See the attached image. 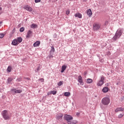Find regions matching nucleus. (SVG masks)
<instances>
[{"label": "nucleus", "mask_w": 124, "mask_h": 124, "mask_svg": "<svg viewBox=\"0 0 124 124\" xmlns=\"http://www.w3.org/2000/svg\"><path fill=\"white\" fill-rule=\"evenodd\" d=\"M123 34V30H118L116 32L114 36L112 38L111 41L112 42H116L118 39L122 36V35Z\"/></svg>", "instance_id": "1"}, {"label": "nucleus", "mask_w": 124, "mask_h": 124, "mask_svg": "<svg viewBox=\"0 0 124 124\" xmlns=\"http://www.w3.org/2000/svg\"><path fill=\"white\" fill-rule=\"evenodd\" d=\"M1 116L5 121L10 120V115L7 110H4L1 113Z\"/></svg>", "instance_id": "2"}, {"label": "nucleus", "mask_w": 124, "mask_h": 124, "mask_svg": "<svg viewBox=\"0 0 124 124\" xmlns=\"http://www.w3.org/2000/svg\"><path fill=\"white\" fill-rule=\"evenodd\" d=\"M103 105H108L110 103V98L108 97H104L101 101Z\"/></svg>", "instance_id": "3"}, {"label": "nucleus", "mask_w": 124, "mask_h": 124, "mask_svg": "<svg viewBox=\"0 0 124 124\" xmlns=\"http://www.w3.org/2000/svg\"><path fill=\"white\" fill-rule=\"evenodd\" d=\"M101 27V25L99 23H94L93 24V30L95 31H96L100 30Z\"/></svg>", "instance_id": "4"}, {"label": "nucleus", "mask_w": 124, "mask_h": 124, "mask_svg": "<svg viewBox=\"0 0 124 124\" xmlns=\"http://www.w3.org/2000/svg\"><path fill=\"white\" fill-rule=\"evenodd\" d=\"M64 120L67 121V124H68V122H70L71 120H73V117L70 115L65 114L64 116Z\"/></svg>", "instance_id": "5"}, {"label": "nucleus", "mask_w": 124, "mask_h": 124, "mask_svg": "<svg viewBox=\"0 0 124 124\" xmlns=\"http://www.w3.org/2000/svg\"><path fill=\"white\" fill-rule=\"evenodd\" d=\"M124 110V108L123 107H119L117 108L115 110V113H118V112H123Z\"/></svg>", "instance_id": "6"}, {"label": "nucleus", "mask_w": 124, "mask_h": 124, "mask_svg": "<svg viewBox=\"0 0 124 124\" xmlns=\"http://www.w3.org/2000/svg\"><path fill=\"white\" fill-rule=\"evenodd\" d=\"M63 116V114L62 113H59L57 116H56V120H58V121H62V117Z\"/></svg>", "instance_id": "7"}, {"label": "nucleus", "mask_w": 124, "mask_h": 124, "mask_svg": "<svg viewBox=\"0 0 124 124\" xmlns=\"http://www.w3.org/2000/svg\"><path fill=\"white\" fill-rule=\"evenodd\" d=\"M19 43H18V40H17V39H15L13 40L12 42V45H13V46H17Z\"/></svg>", "instance_id": "8"}, {"label": "nucleus", "mask_w": 124, "mask_h": 124, "mask_svg": "<svg viewBox=\"0 0 124 124\" xmlns=\"http://www.w3.org/2000/svg\"><path fill=\"white\" fill-rule=\"evenodd\" d=\"M32 36V31L29 30L28 32H27V34L26 35V38H30V37H31V36Z\"/></svg>", "instance_id": "9"}, {"label": "nucleus", "mask_w": 124, "mask_h": 124, "mask_svg": "<svg viewBox=\"0 0 124 124\" xmlns=\"http://www.w3.org/2000/svg\"><path fill=\"white\" fill-rule=\"evenodd\" d=\"M78 82L83 86L84 85V82H83V80L82 79V77L81 76H79L78 77Z\"/></svg>", "instance_id": "10"}, {"label": "nucleus", "mask_w": 124, "mask_h": 124, "mask_svg": "<svg viewBox=\"0 0 124 124\" xmlns=\"http://www.w3.org/2000/svg\"><path fill=\"white\" fill-rule=\"evenodd\" d=\"M24 9H26L27 11H29V12L32 11V8L29 6H25L24 7Z\"/></svg>", "instance_id": "11"}, {"label": "nucleus", "mask_w": 124, "mask_h": 124, "mask_svg": "<svg viewBox=\"0 0 124 124\" xmlns=\"http://www.w3.org/2000/svg\"><path fill=\"white\" fill-rule=\"evenodd\" d=\"M108 91H109V88L107 87H104L102 90V92H103V93H108Z\"/></svg>", "instance_id": "12"}, {"label": "nucleus", "mask_w": 124, "mask_h": 124, "mask_svg": "<svg viewBox=\"0 0 124 124\" xmlns=\"http://www.w3.org/2000/svg\"><path fill=\"white\" fill-rule=\"evenodd\" d=\"M33 47H38L40 45V41H37L33 44Z\"/></svg>", "instance_id": "13"}, {"label": "nucleus", "mask_w": 124, "mask_h": 124, "mask_svg": "<svg viewBox=\"0 0 124 124\" xmlns=\"http://www.w3.org/2000/svg\"><path fill=\"white\" fill-rule=\"evenodd\" d=\"M87 15H88V16H89V17H91V16L93 15V12H92V10L91 9L88 10L87 12Z\"/></svg>", "instance_id": "14"}, {"label": "nucleus", "mask_w": 124, "mask_h": 124, "mask_svg": "<svg viewBox=\"0 0 124 124\" xmlns=\"http://www.w3.org/2000/svg\"><path fill=\"white\" fill-rule=\"evenodd\" d=\"M66 65H63L62 67V70H61V73H63L64 72V71L66 69Z\"/></svg>", "instance_id": "15"}, {"label": "nucleus", "mask_w": 124, "mask_h": 124, "mask_svg": "<svg viewBox=\"0 0 124 124\" xmlns=\"http://www.w3.org/2000/svg\"><path fill=\"white\" fill-rule=\"evenodd\" d=\"M75 16L78 17V18L81 19V18H82V14L79 13H78L75 15Z\"/></svg>", "instance_id": "16"}, {"label": "nucleus", "mask_w": 124, "mask_h": 124, "mask_svg": "<svg viewBox=\"0 0 124 124\" xmlns=\"http://www.w3.org/2000/svg\"><path fill=\"white\" fill-rule=\"evenodd\" d=\"M31 29H37V25L33 23L31 25Z\"/></svg>", "instance_id": "17"}, {"label": "nucleus", "mask_w": 124, "mask_h": 124, "mask_svg": "<svg viewBox=\"0 0 124 124\" xmlns=\"http://www.w3.org/2000/svg\"><path fill=\"white\" fill-rule=\"evenodd\" d=\"M16 39L17 40V42H18V44L19 43H21V42H22L23 41V38H22V37H17Z\"/></svg>", "instance_id": "18"}, {"label": "nucleus", "mask_w": 124, "mask_h": 124, "mask_svg": "<svg viewBox=\"0 0 124 124\" xmlns=\"http://www.w3.org/2000/svg\"><path fill=\"white\" fill-rule=\"evenodd\" d=\"M13 80V78H8L7 79V84H10V83H11V82H12V81Z\"/></svg>", "instance_id": "19"}, {"label": "nucleus", "mask_w": 124, "mask_h": 124, "mask_svg": "<svg viewBox=\"0 0 124 124\" xmlns=\"http://www.w3.org/2000/svg\"><path fill=\"white\" fill-rule=\"evenodd\" d=\"M78 122L76 120H74L73 121H68V124H77Z\"/></svg>", "instance_id": "20"}, {"label": "nucleus", "mask_w": 124, "mask_h": 124, "mask_svg": "<svg viewBox=\"0 0 124 124\" xmlns=\"http://www.w3.org/2000/svg\"><path fill=\"white\" fill-rule=\"evenodd\" d=\"M93 82V79L92 78H88L86 81L87 84H91Z\"/></svg>", "instance_id": "21"}, {"label": "nucleus", "mask_w": 124, "mask_h": 124, "mask_svg": "<svg viewBox=\"0 0 124 124\" xmlns=\"http://www.w3.org/2000/svg\"><path fill=\"white\" fill-rule=\"evenodd\" d=\"M64 96L67 97L70 96V92H65L64 93Z\"/></svg>", "instance_id": "22"}, {"label": "nucleus", "mask_w": 124, "mask_h": 124, "mask_svg": "<svg viewBox=\"0 0 124 124\" xmlns=\"http://www.w3.org/2000/svg\"><path fill=\"white\" fill-rule=\"evenodd\" d=\"M12 69V67H11V66H9L7 69V72H11Z\"/></svg>", "instance_id": "23"}, {"label": "nucleus", "mask_w": 124, "mask_h": 124, "mask_svg": "<svg viewBox=\"0 0 124 124\" xmlns=\"http://www.w3.org/2000/svg\"><path fill=\"white\" fill-rule=\"evenodd\" d=\"M103 84H104V82H103V81H99L98 83L97 84L98 86L101 87V86H102V85H103Z\"/></svg>", "instance_id": "24"}, {"label": "nucleus", "mask_w": 124, "mask_h": 124, "mask_svg": "<svg viewBox=\"0 0 124 124\" xmlns=\"http://www.w3.org/2000/svg\"><path fill=\"white\" fill-rule=\"evenodd\" d=\"M104 80H105V77H104V76H101V78L100 81L104 82Z\"/></svg>", "instance_id": "25"}, {"label": "nucleus", "mask_w": 124, "mask_h": 124, "mask_svg": "<svg viewBox=\"0 0 124 124\" xmlns=\"http://www.w3.org/2000/svg\"><path fill=\"white\" fill-rule=\"evenodd\" d=\"M63 84V81H60L58 83V85L59 87H61V86H62V85Z\"/></svg>", "instance_id": "26"}, {"label": "nucleus", "mask_w": 124, "mask_h": 124, "mask_svg": "<svg viewBox=\"0 0 124 124\" xmlns=\"http://www.w3.org/2000/svg\"><path fill=\"white\" fill-rule=\"evenodd\" d=\"M50 52V53L51 52H53V53H55V47H54V46H51V49Z\"/></svg>", "instance_id": "27"}, {"label": "nucleus", "mask_w": 124, "mask_h": 124, "mask_svg": "<svg viewBox=\"0 0 124 124\" xmlns=\"http://www.w3.org/2000/svg\"><path fill=\"white\" fill-rule=\"evenodd\" d=\"M41 68H40V66H39L36 70H35V72L36 73L37 72H38V71H39V70H40Z\"/></svg>", "instance_id": "28"}, {"label": "nucleus", "mask_w": 124, "mask_h": 124, "mask_svg": "<svg viewBox=\"0 0 124 124\" xmlns=\"http://www.w3.org/2000/svg\"><path fill=\"white\" fill-rule=\"evenodd\" d=\"M51 93H52V94H57V91H51Z\"/></svg>", "instance_id": "29"}, {"label": "nucleus", "mask_w": 124, "mask_h": 124, "mask_svg": "<svg viewBox=\"0 0 124 124\" xmlns=\"http://www.w3.org/2000/svg\"><path fill=\"white\" fill-rule=\"evenodd\" d=\"M22 91L21 90H16V93H21Z\"/></svg>", "instance_id": "30"}, {"label": "nucleus", "mask_w": 124, "mask_h": 124, "mask_svg": "<svg viewBox=\"0 0 124 124\" xmlns=\"http://www.w3.org/2000/svg\"><path fill=\"white\" fill-rule=\"evenodd\" d=\"M25 31L24 27H21L19 30V31H20V32H23V31Z\"/></svg>", "instance_id": "31"}, {"label": "nucleus", "mask_w": 124, "mask_h": 124, "mask_svg": "<svg viewBox=\"0 0 124 124\" xmlns=\"http://www.w3.org/2000/svg\"><path fill=\"white\" fill-rule=\"evenodd\" d=\"M123 117H124V114H120L118 115V118L119 119H121V118H123Z\"/></svg>", "instance_id": "32"}, {"label": "nucleus", "mask_w": 124, "mask_h": 124, "mask_svg": "<svg viewBox=\"0 0 124 124\" xmlns=\"http://www.w3.org/2000/svg\"><path fill=\"white\" fill-rule=\"evenodd\" d=\"M48 58H49V59H52V58H54V56L51 55V53H50L49 55L48 56Z\"/></svg>", "instance_id": "33"}, {"label": "nucleus", "mask_w": 124, "mask_h": 124, "mask_svg": "<svg viewBox=\"0 0 124 124\" xmlns=\"http://www.w3.org/2000/svg\"><path fill=\"white\" fill-rule=\"evenodd\" d=\"M11 92L13 93H16V90L14 89H11Z\"/></svg>", "instance_id": "34"}, {"label": "nucleus", "mask_w": 124, "mask_h": 124, "mask_svg": "<svg viewBox=\"0 0 124 124\" xmlns=\"http://www.w3.org/2000/svg\"><path fill=\"white\" fill-rule=\"evenodd\" d=\"M3 36H4V34L3 33L0 34V38H3Z\"/></svg>", "instance_id": "35"}, {"label": "nucleus", "mask_w": 124, "mask_h": 124, "mask_svg": "<svg viewBox=\"0 0 124 124\" xmlns=\"http://www.w3.org/2000/svg\"><path fill=\"white\" fill-rule=\"evenodd\" d=\"M69 13H70V11H69V10H68L66 11V15H68L69 14Z\"/></svg>", "instance_id": "36"}, {"label": "nucleus", "mask_w": 124, "mask_h": 124, "mask_svg": "<svg viewBox=\"0 0 124 124\" xmlns=\"http://www.w3.org/2000/svg\"><path fill=\"white\" fill-rule=\"evenodd\" d=\"M41 1V0H35V3H37L38 2H40Z\"/></svg>", "instance_id": "37"}, {"label": "nucleus", "mask_w": 124, "mask_h": 124, "mask_svg": "<svg viewBox=\"0 0 124 124\" xmlns=\"http://www.w3.org/2000/svg\"><path fill=\"white\" fill-rule=\"evenodd\" d=\"M21 78H17L16 79V81L17 82H20V81H21Z\"/></svg>", "instance_id": "38"}, {"label": "nucleus", "mask_w": 124, "mask_h": 124, "mask_svg": "<svg viewBox=\"0 0 124 124\" xmlns=\"http://www.w3.org/2000/svg\"><path fill=\"white\" fill-rule=\"evenodd\" d=\"M40 81H41V82H44V79L43 78H40Z\"/></svg>", "instance_id": "39"}, {"label": "nucleus", "mask_w": 124, "mask_h": 124, "mask_svg": "<svg viewBox=\"0 0 124 124\" xmlns=\"http://www.w3.org/2000/svg\"><path fill=\"white\" fill-rule=\"evenodd\" d=\"M87 74H88V73L87 72V71L84 72V75H85V76H86V75H87Z\"/></svg>", "instance_id": "40"}, {"label": "nucleus", "mask_w": 124, "mask_h": 124, "mask_svg": "<svg viewBox=\"0 0 124 124\" xmlns=\"http://www.w3.org/2000/svg\"><path fill=\"white\" fill-rule=\"evenodd\" d=\"M53 36H54V38H57V34H54Z\"/></svg>", "instance_id": "41"}, {"label": "nucleus", "mask_w": 124, "mask_h": 124, "mask_svg": "<svg viewBox=\"0 0 124 124\" xmlns=\"http://www.w3.org/2000/svg\"><path fill=\"white\" fill-rule=\"evenodd\" d=\"M2 25V22L1 21V22H0V27Z\"/></svg>", "instance_id": "42"}, {"label": "nucleus", "mask_w": 124, "mask_h": 124, "mask_svg": "<svg viewBox=\"0 0 124 124\" xmlns=\"http://www.w3.org/2000/svg\"><path fill=\"white\" fill-rule=\"evenodd\" d=\"M76 115H77V116H79V115H80V113L79 112H77L76 113Z\"/></svg>", "instance_id": "43"}, {"label": "nucleus", "mask_w": 124, "mask_h": 124, "mask_svg": "<svg viewBox=\"0 0 124 124\" xmlns=\"http://www.w3.org/2000/svg\"><path fill=\"white\" fill-rule=\"evenodd\" d=\"M26 79L27 80H31V78H26Z\"/></svg>", "instance_id": "44"}, {"label": "nucleus", "mask_w": 124, "mask_h": 124, "mask_svg": "<svg viewBox=\"0 0 124 124\" xmlns=\"http://www.w3.org/2000/svg\"><path fill=\"white\" fill-rule=\"evenodd\" d=\"M51 93H51V92H50H50L48 93H47V95H50V94Z\"/></svg>", "instance_id": "45"}, {"label": "nucleus", "mask_w": 124, "mask_h": 124, "mask_svg": "<svg viewBox=\"0 0 124 124\" xmlns=\"http://www.w3.org/2000/svg\"><path fill=\"white\" fill-rule=\"evenodd\" d=\"M83 0V1L86 2V1H87V0Z\"/></svg>", "instance_id": "46"}, {"label": "nucleus", "mask_w": 124, "mask_h": 124, "mask_svg": "<svg viewBox=\"0 0 124 124\" xmlns=\"http://www.w3.org/2000/svg\"><path fill=\"white\" fill-rule=\"evenodd\" d=\"M101 108H102L103 110H104V108H103L102 107V106H101Z\"/></svg>", "instance_id": "47"}, {"label": "nucleus", "mask_w": 124, "mask_h": 124, "mask_svg": "<svg viewBox=\"0 0 124 124\" xmlns=\"http://www.w3.org/2000/svg\"><path fill=\"white\" fill-rule=\"evenodd\" d=\"M2 9V8H1V7H0V11Z\"/></svg>", "instance_id": "48"}, {"label": "nucleus", "mask_w": 124, "mask_h": 124, "mask_svg": "<svg viewBox=\"0 0 124 124\" xmlns=\"http://www.w3.org/2000/svg\"><path fill=\"white\" fill-rule=\"evenodd\" d=\"M106 86H108V83H107V84H106Z\"/></svg>", "instance_id": "49"}, {"label": "nucleus", "mask_w": 124, "mask_h": 124, "mask_svg": "<svg viewBox=\"0 0 124 124\" xmlns=\"http://www.w3.org/2000/svg\"><path fill=\"white\" fill-rule=\"evenodd\" d=\"M122 98H123V99H124V96H123Z\"/></svg>", "instance_id": "50"}, {"label": "nucleus", "mask_w": 124, "mask_h": 124, "mask_svg": "<svg viewBox=\"0 0 124 124\" xmlns=\"http://www.w3.org/2000/svg\"><path fill=\"white\" fill-rule=\"evenodd\" d=\"M116 85H119V83H116Z\"/></svg>", "instance_id": "51"}, {"label": "nucleus", "mask_w": 124, "mask_h": 124, "mask_svg": "<svg viewBox=\"0 0 124 124\" xmlns=\"http://www.w3.org/2000/svg\"><path fill=\"white\" fill-rule=\"evenodd\" d=\"M71 0V1H73V0Z\"/></svg>", "instance_id": "52"}, {"label": "nucleus", "mask_w": 124, "mask_h": 124, "mask_svg": "<svg viewBox=\"0 0 124 124\" xmlns=\"http://www.w3.org/2000/svg\"><path fill=\"white\" fill-rule=\"evenodd\" d=\"M1 14V12H0V15Z\"/></svg>", "instance_id": "53"}]
</instances>
